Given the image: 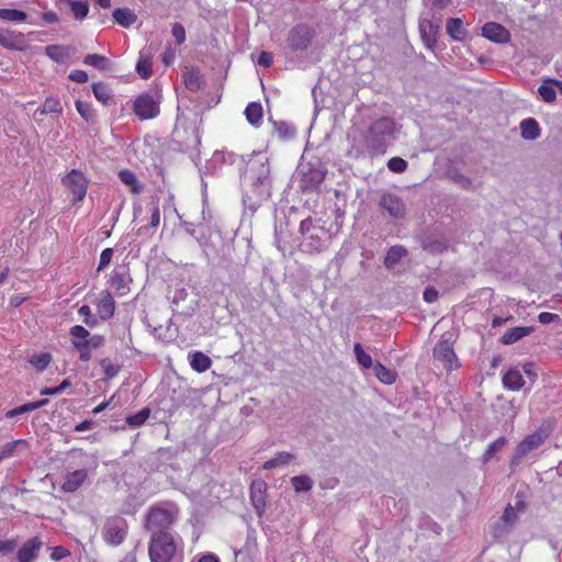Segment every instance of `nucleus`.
Here are the masks:
<instances>
[{
  "label": "nucleus",
  "instance_id": "41",
  "mask_svg": "<svg viewBox=\"0 0 562 562\" xmlns=\"http://www.w3.org/2000/svg\"><path fill=\"white\" fill-rule=\"evenodd\" d=\"M25 443H26V441L24 439H19V440H12V441L7 442L5 445H3L0 448V462L5 460V459H9V458L13 457L15 451H16V448L20 445H25Z\"/></svg>",
  "mask_w": 562,
  "mask_h": 562
},
{
  "label": "nucleus",
  "instance_id": "11",
  "mask_svg": "<svg viewBox=\"0 0 562 562\" xmlns=\"http://www.w3.org/2000/svg\"><path fill=\"white\" fill-rule=\"evenodd\" d=\"M72 337V346L79 351V359L81 361H89L91 359L90 341L88 337L90 333L81 325H75L70 328Z\"/></svg>",
  "mask_w": 562,
  "mask_h": 562
},
{
  "label": "nucleus",
  "instance_id": "48",
  "mask_svg": "<svg viewBox=\"0 0 562 562\" xmlns=\"http://www.w3.org/2000/svg\"><path fill=\"white\" fill-rule=\"evenodd\" d=\"M83 63L88 66H93L99 69H104L106 58L102 55L89 54L85 57Z\"/></svg>",
  "mask_w": 562,
  "mask_h": 562
},
{
  "label": "nucleus",
  "instance_id": "12",
  "mask_svg": "<svg viewBox=\"0 0 562 562\" xmlns=\"http://www.w3.org/2000/svg\"><path fill=\"white\" fill-rule=\"evenodd\" d=\"M95 308L102 321H108L115 313V301L109 290H102L95 300Z\"/></svg>",
  "mask_w": 562,
  "mask_h": 562
},
{
  "label": "nucleus",
  "instance_id": "31",
  "mask_svg": "<svg viewBox=\"0 0 562 562\" xmlns=\"http://www.w3.org/2000/svg\"><path fill=\"white\" fill-rule=\"evenodd\" d=\"M53 358L49 352H38L30 357L29 362L37 372H43L50 364Z\"/></svg>",
  "mask_w": 562,
  "mask_h": 562
},
{
  "label": "nucleus",
  "instance_id": "38",
  "mask_svg": "<svg viewBox=\"0 0 562 562\" xmlns=\"http://www.w3.org/2000/svg\"><path fill=\"white\" fill-rule=\"evenodd\" d=\"M150 416V408L144 407L138 413L128 415L126 417V424L131 427H139L146 423Z\"/></svg>",
  "mask_w": 562,
  "mask_h": 562
},
{
  "label": "nucleus",
  "instance_id": "7",
  "mask_svg": "<svg viewBox=\"0 0 562 562\" xmlns=\"http://www.w3.org/2000/svg\"><path fill=\"white\" fill-rule=\"evenodd\" d=\"M161 94H139L133 105L134 113L140 121L155 119L160 113Z\"/></svg>",
  "mask_w": 562,
  "mask_h": 562
},
{
  "label": "nucleus",
  "instance_id": "2",
  "mask_svg": "<svg viewBox=\"0 0 562 562\" xmlns=\"http://www.w3.org/2000/svg\"><path fill=\"white\" fill-rule=\"evenodd\" d=\"M180 508L173 502L166 501L151 505L145 516L144 526L147 530H167L178 519Z\"/></svg>",
  "mask_w": 562,
  "mask_h": 562
},
{
  "label": "nucleus",
  "instance_id": "14",
  "mask_svg": "<svg viewBox=\"0 0 562 562\" xmlns=\"http://www.w3.org/2000/svg\"><path fill=\"white\" fill-rule=\"evenodd\" d=\"M380 206L389 213L393 218H403L405 215V204L396 195L385 193L381 196Z\"/></svg>",
  "mask_w": 562,
  "mask_h": 562
},
{
  "label": "nucleus",
  "instance_id": "39",
  "mask_svg": "<svg viewBox=\"0 0 562 562\" xmlns=\"http://www.w3.org/2000/svg\"><path fill=\"white\" fill-rule=\"evenodd\" d=\"M553 79L544 81L539 88L538 92L544 102H553L557 98Z\"/></svg>",
  "mask_w": 562,
  "mask_h": 562
},
{
  "label": "nucleus",
  "instance_id": "17",
  "mask_svg": "<svg viewBox=\"0 0 562 562\" xmlns=\"http://www.w3.org/2000/svg\"><path fill=\"white\" fill-rule=\"evenodd\" d=\"M547 438L548 435L543 429H537L531 435L524 438L516 448L519 450V453L527 456L532 450L538 449Z\"/></svg>",
  "mask_w": 562,
  "mask_h": 562
},
{
  "label": "nucleus",
  "instance_id": "60",
  "mask_svg": "<svg viewBox=\"0 0 562 562\" xmlns=\"http://www.w3.org/2000/svg\"><path fill=\"white\" fill-rule=\"evenodd\" d=\"M559 318L558 314L549 313V312H542L538 315V321L543 324H550Z\"/></svg>",
  "mask_w": 562,
  "mask_h": 562
},
{
  "label": "nucleus",
  "instance_id": "26",
  "mask_svg": "<svg viewBox=\"0 0 562 562\" xmlns=\"http://www.w3.org/2000/svg\"><path fill=\"white\" fill-rule=\"evenodd\" d=\"M112 15L114 21L123 27H130L137 19L136 14L128 8H117Z\"/></svg>",
  "mask_w": 562,
  "mask_h": 562
},
{
  "label": "nucleus",
  "instance_id": "20",
  "mask_svg": "<svg viewBox=\"0 0 562 562\" xmlns=\"http://www.w3.org/2000/svg\"><path fill=\"white\" fill-rule=\"evenodd\" d=\"M446 32L456 42H463L468 36L465 23L461 18H448L446 21Z\"/></svg>",
  "mask_w": 562,
  "mask_h": 562
},
{
  "label": "nucleus",
  "instance_id": "51",
  "mask_svg": "<svg viewBox=\"0 0 562 562\" xmlns=\"http://www.w3.org/2000/svg\"><path fill=\"white\" fill-rule=\"evenodd\" d=\"M100 366L108 378H113L119 373V368L113 364L109 358H104L100 361Z\"/></svg>",
  "mask_w": 562,
  "mask_h": 562
},
{
  "label": "nucleus",
  "instance_id": "23",
  "mask_svg": "<svg viewBox=\"0 0 562 562\" xmlns=\"http://www.w3.org/2000/svg\"><path fill=\"white\" fill-rule=\"evenodd\" d=\"M120 180L130 188V191L138 195L143 192V184L138 181L134 171L130 169H122L119 172Z\"/></svg>",
  "mask_w": 562,
  "mask_h": 562
},
{
  "label": "nucleus",
  "instance_id": "46",
  "mask_svg": "<svg viewBox=\"0 0 562 562\" xmlns=\"http://www.w3.org/2000/svg\"><path fill=\"white\" fill-rule=\"evenodd\" d=\"M76 110L80 114V116L86 121L90 122L94 117L93 110L89 103L82 102L80 100H77L76 103Z\"/></svg>",
  "mask_w": 562,
  "mask_h": 562
},
{
  "label": "nucleus",
  "instance_id": "3",
  "mask_svg": "<svg viewBox=\"0 0 562 562\" xmlns=\"http://www.w3.org/2000/svg\"><path fill=\"white\" fill-rule=\"evenodd\" d=\"M177 552L175 536L168 530L151 532L148 554L151 562H170Z\"/></svg>",
  "mask_w": 562,
  "mask_h": 562
},
{
  "label": "nucleus",
  "instance_id": "53",
  "mask_svg": "<svg viewBox=\"0 0 562 562\" xmlns=\"http://www.w3.org/2000/svg\"><path fill=\"white\" fill-rule=\"evenodd\" d=\"M171 33L172 36L176 38L177 44L181 45L186 42V30L182 24H172Z\"/></svg>",
  "mask_w": 562,
  "mask_h": 562
},
{
  "label": "nucleus",
  "instance_id": "45",
  "mask_svg": "<svg viewBox=\"0 0 562 562\" xmlns=\"http://www.w3.org/2000/svg\"><path fill=\"white\" fill-rule=\"evenodd\" d=\"M184 85L190 90H198L200 88L201 78L198 70H190L183 76Z\"/></svg>",
  "mask_w": 562,
  "mask_h": 562
},
{
  "label": "nucleus",
  "instance_id": "59",
  "mask_svg": "<svg viewBox=\"0 0 562 562\" xmlns=\"http://www.w3.org/2000/svg\"><path fill=\"white\" fill-rule=\"evenodd\" d=\"M258 64L265 68H269L273 64V56L269 52H261L258 56Z\"/></svg>",
  "mask_w": 562,
  "mask_h": 562
},
{
  "label": "nucleus",
  "instance_id": "27",
  "mask_svg": "<svg viewBox=\"0 0 562 562\" xmlns=\"http://www.w3.org/2000/svg\"><path fill=\"white\" fill-rule=\"evenodd\" d=\"M136 71L143 79H148L153 75L151 55L140 52L136 64Z\"/></svg>",
  "mask_w": 562,
  "mask_h": 562
},
{
  "label": "nucleus",
  "instance_id": "56",
  "mask_svg": "<svg viewBox=\"0 0 562 562\" xmlns=\"http://www.w3.org/2000/svg\"><path fill=\"white\" fill-rule=\"evenodd\" d=\"M150 227L153 228H156L159 226V223H160V211H159V206L157 203L155 204H151L150 206Z\"/></svg>",
  "mask_w": 562,
  "mask_h": 562
},
{
  "label": "nucleus",
  "instance_id": "24",
  "mask_svg": "<svg viewBox=\"0 0 562 562\" xmlns=\"http://www.w3.org/2000/svg\"><path fill=\"white\" fill-rule=\"evenodd\" d=\"M245 116L249 124L258 127L262 123L263 110L259 102H250L245 109Z\"/></svg>",
  "mask_w": 562,
  "mask_h": 562
},
{
  "label": "nucleus",
  "instance_id": "28",
  "mask_svg": "<svg viewBox=\"0 0 562 562\" xmlns=\"http://www.w3.org/2000/svg\"><path fill=\"white\" fill-rule=\"evenodd\" d=\"M41 114H61L64 109L58 97H47L42 106L37 109Z\"/></svg>",
  "mask_w": 562,
  "mask_h": 562
},
{
  "label": "nucleus",
  "instance_id": "47",
  "mask_svg": "<svg viewBox=\"0 0 562 562\" xmlns=\"http://www.w3.org/2000/svg\"><path fill=\"white\" fill-rule=\"evenodd\" d=\"M387 168L393 172H404L407 169V161L401 157H392L387 161Z\"/></svg>",
  "mask_w": 562,
  "mask_h": 562
},
{
  "label": "nucleus",
  "instance_id": "6",
  "mask_svg": "<svg viewBox=\"0 0 562 562\" xmlns=\"http://www.w3.org/2000/svg\"><path fill=\"white\" fill-rule=\"evenodd\" d=\"M61 183L71 193L72 203L83 201L88 191L89 180L81 170L71 169L61 178Z\"/></svg>",
  "mask_w": 562,
  "mask_h": 562
},
{
  "label": "nucleus",
  "instance_id": "34",
  "mask_svg": "<svg viewBox=\"0 0 562 562\" xmlns=\"http://www.w3.org/2000/svg\"><path fill=\"white\" fill-rule=\"evenodd\" d=\"M70 11L76 20H83L89 13V4L82 0H67Z\"/></svg>",
  "mask_w": 562,
  "mask_h": 562
},
{
  "label": "nucleus",
  "instance_id": "22",
  "mask_svg": "<svg viewBox=\"0 0 562 562\" xmlns=\"http://www.w3.org/2000/svg\"><path fill=\"white\" fill-rule=\"evenodd\" d=\"M189 360L191 369L198 373H203L212 367L211 358L199 350L190 352Z\"/></svg>",
  "mask_w": 562,
  "mask_h": 562
},
{
  "label": "nucleus",
  "instance_id": "35",
  "mask_svg": "<svg viewBox=\"0 0 562 562\" xmlns=\"http://www.w3.org/2000/svg\"><path fill=\"white\" fill-rule=\"evenodd\" d=\"M46 55L56 63H64L69 56L68 49L61 45H49L45 48Z\"/></svg>",
  "mask_w": 562,
  "mask_h": 562
},
{
  "label": "nucleus",
  "instance_id": "42",
  "mask_svg": "<svg viewBox=\"0 0 562 562\" xmlns=\"http://www.w3.org/2000/svg\"><path fill=\"white\" fill-rule=\"evenodd\" d=\"M92 91L95 99L103 104H106L112 97L109 87L102 82L93 83Z\"/></svg>",
  "mask_w": 562,
  "mask_h": 562
},
{
  "label": "nucleus",
  "instance_id": "58",
  "mask_svg": "<svg viewBox=\"0 0 562 562\" xmlns=\"http://www.w3.org/2000/svg\"><path fill=\"white\" fill-rule=\"evenodd\" d=\"M69 79L78 83H85L88 81V74L85 70L75 69L69 74Z\"/></svg>",
  "mask_w": 562,
  "mask_h": 562
},
{
  "label": "nucleus",
  "instance_id": "64",
  "mask_svg": "<svg viewBox=\"0 0 562 562\" xmlns=\"http://www.w3.org/2000/svg\"><path fill=\"white\" fill-rule=\"evenodd\" d=\"M196 562H221L218 557L214 553H205L201 555Z\"/></svg>",
  "mask_w": 562,
  "mask_h": 562
},
{
  "label": "nucleus",
  "instance_id": "44",
  "mask_svg": "<svg viewBox=\"0 0 562 562\" xmlns=\"http://www.w3.org/2000/svg\"><path fill=\"white\" fill-rule=\"evenodd\" d=\"M291 483L296 492H307L313 486L312 480L306 475L293 476Z\"/></svg>",
  "mask_w": 562,
  "mask_h": 562
},
{
  "label": "nucleus",
  "instance_id": "32",
  "mask_svg": "<svg viewBox=\"0 0 562 562\" xmlns=\"http://www.w3.org/2000/svg\"><path fill=\"white\" fill-rule=\"evenodd\" d=\"M374 372L378 380L384 384H393L396 381L397 374L395 371L386 368L382 363L378 362L374 366Z\"/></svg>",
  "mask_w": 562,
  "mask_h": 562
},
{
  "label": "nucleus",
  "instance_id": "54",
  "mask_svg": "<svg viewBox=\"0 0 562 562\" xmlns=\"http://www.w3.org/2000/svg\"><path fill=\"white\" fill-rule=\"evenodd\" d=\"M522 371L526 374L527 379L530 381V383L533 384L537 381L538 374L533 362H525L522 364Z\"/></svg>",
  "mask_w": 562,
  "mask_h": 562
},
{
  "label": "nucleus",
  "instance_id": "8",
  "mask_svg": "<svg viewBox=\"0 0 562 562\" xmlns=\"http://www.w3.org/2000/svg\"><path fill=\"white\" fill-rule=\"evenodd\" d=\"M524 509L525 503L522 501L517 502L515 507L508 504L504 509L501 520L492 527L493 538L499 539L505 533H508L518 520V512Z\"/></svg>",
  "mask_w": 562,
  "mask_h": 562
},
{
  "label": "nucleus",
  "instance_id": "61",
  "mask_svg": "<svg viewBox=\"0 0 562 562\" xmlns=\"http://www.w3.org/2000/svg\"><path fill=\"white\" fill-rule=\"evenodd\" d=\"M15 548V541L13 540H0V553H10Z\"/></svg>",
  "mask_w": 562,
  "mask_h": 562
},
{
  "label": "nucleus",
  "instance_id": "10",
  "mask_svg": "<svg viewBox=\"0 0 562 562\" xmlns=\"http://www.w3.org/2000/svg\"><path fill=\"white\" fill-rule=\"evenodd\" d=\"M128 531V525L125 519L120 517H114L108 519L102 530L103 540L111 546L121 544Z\"/></svg>",
  "mask_w": 562,
  "mask_h": 562
},
{
  "label": "nucleus",
  "instance_id": "50",
  "mask_svg": "<svg viewBox=\"0 0 562 562\" xmlns=\"http://www.w3.org/2000/svg\"><path fill=\"white\" fill-rule=\"evenodd\" d=\"M71 383L68 379H65L59 385L55 387H44L41 390L42 395H58L66 389L70 387Z\"/></svg>",
  "mask_w": 562,
  "mask_h": 562
},
{
  "label": "nucleus",
  "instance_id": "4",
  "mask_svg": "<svg viewBox=\"0 0 562 562\" xmlns=\"http://www.w3.org/2000/svg\"><path fill=\"white\" fill-rule=\"evenodd\" d=\"M434 362L445 371L451 372L460 368L459 359L454 352L453 344L449 339L439 340L434 348Z\"/></svg>",
  "mask_w": 562,
  "mask_h": 562
},
{
  "label": "nucleus",
  "instance_id": "62",
  "mask_svg": "<svg viewBox=\"0 0 562 562\" xmlns=\"http://www.w3.org/2000/svg\"><path fill=\"white\" fill-rule=\"evenodd\" d=\"M524 457H526V456L522 453H519V450L517 448H515L513 457L509 461L510 469L514 470L520 463V461Z\"/></svg>",
  "mask_w": 562,
  "mask_h": 562
},
{
  "label": "nucleus",
  "instance_id": "19",
  "mask_svg": "<svg viewBox=\"0 0 562 562\" xmlns=\"http://www.w3.org/2000/svg\"><path fill=\"white\" fill-rule=\"evenodd\" d=\"M88 472L86 469L67 473L64 477V483L61 484V491L65 493H74L78 491L86 482Z\"/></svg>",
  "mask_w": 562,
  "mask_h": 562
},
{
  "label": "nucleus",
  "instance_id": "15",
  "mask_svg": "<svg viewBox=\"0 0 562 562\" xmlns=\"http://www.w3.org/2000/svg\"><path fill=\"white\" fill-rule=\"evenodd\" d=\"M0 46L9 50H24L26 48V40L21 32L1 30Z\"/></svg>",
  "mask_w": 562,
  "mask_h": 562
},
{
  "label": "nucleus",
  "instance_id": "36",
  "mask_svg": "<svg viewBox=\"0 0 562 562\" xmlns=\"http://www.w3.org/2000/svg\"><path fill=\"white\" fill-rule=\"evenodd\" d=\"M294 459V456L289 452H279L274 458L267 460L262 468L265 470H272L279 465L288 464Z\"/></svg>",
  "mask_w": 562,
  "mask_h": 562
},
{
  "label": "nucleus",
  "instance_id": "52",
  "mask_svg": "<svg viewBox=\"0 0 562 562\" xmlns=\"http://www.w3.org/2000/svg\"><path fill=\"white\" fill-rule=\"evenodd\" d=\"M78 314L83 318L86 325L93 326L95 324V318L93 317L89 305H81L78 310Z\"/></svg>",
  "mask_w": 562,
  "mask_h": 562
},
{
  "label": "nucleus",
  "instance_id": "5",
  "mask_svg": "<svg viewBox=\"0 0 562 562\" xmlns=\"http://www.w3.org/2000/svg\"><path fill=\"white\" fill-rule=\"evenodd\" d=\"M106 284L119 297L126 296L131 292L133 278L128 265L116 266L109 274Z\"/></svg>",
  "mask_w": 562,
  "mask_h": 562
},
{
  "label": "nucleus",
  "instance_id": "55",
  "mask_svg": "<svg viewBox=\"0 0 562 562\" xmlns=\"http://www.w3.org/2000/svg\"><path fill=\"white\" fill-rule=\"evenodd\" d=\"M70 555V551L61 546H56L53 548L50 559L54 561H59Z\"/></svg>",
  "mask_w": 562,
  "mask_h": 562
},
{
  "label": "nucleus",
  "instance_id": "21",
  "mask_svg": "<svg viewBox=\"0 0 562 562\" xmlns=\"http://www.w3.org/2000/svg\"><path fill=\"white\" fill-rule=\"evenodd\" d=\"M505 389L517 392L525 385V380L519 369L510 368L502 378Z\"/></svg>",
  "mask_w": 562,
  "mask_h": 562
},
{
  "label": "nucleus",
  "instance_id": "18",
  "mask_svg": "<svg viewBox=\"0 0 562 562\" xmlns=\"http://www.w3.org/2000/svg\"><path fill=\"white\" fill-rule=\"evenodd\" d=\"M43 546L42 540L38 537H33L29 539L26 542L18 551V561L19 562H33Z\"/></svg>",
  "mask_w": 562,
  "mask_h": 562
},
{
  "label": "nucleus",
  "instance_id": "43",
  "mask_svg": "<svg viewBox=\"0 0 562 562\" xmlns=\"http://www.w3.org/2000/svg\"><path fill=\"white\" fill-rule=\"evenodd\" d=\"M353 350H355L357 361L361 367H363L364 369L372 368V366H373L372 358L369 353H367L363 350L361 344H359V342L355 344Z\"/></svg>",
  "mask_w": 562,
  "mask_h": 562
},
{
  "label": "nucleus",
  "instance_id": "1",
  "mask_svg": "<svg viewBox=\"0 0 562 562\" xmlns=\"http://www.w3.org/2000/svg\"><path fill=\"white\" fill-rule=\"evenodd\" d=\"M395 123L382 116L375 120L367 131L364 143L371 156L383 155L387 148V137L394 134Z\"/></svg>",
  "mask_w": 562,
  "mask_h": 562
},
{
  "label": "nucleus",
  "instance_id": "9",
  "mask_svg": "<svg viewBox=\"0 0 562 562\" xmlns=\"http://www.w3.org/2000/svg\"><path fill=\"white\" fill-rule=\"evenodd\" d=\"M315 36L314 30L306 24H297L288 34V46L293 52L306 50Z\"/></svg>",
  "mask_w": 562,
  "mask_h": 562
},
{
  "label": "nucleus",
  "instance_id": "13",
  "mask_svg": "<svg viewBox=\"0 0 562 562\" xmlns=\"http://www.w3.org/2000/svg\"><path fill=\"white\" fill-rule=\"evenodd\" d=\"M482 36L497 44H504L510 40L509 31L496 22L485 23L482 27Z\"/></svg>",
  "mask_w": 562,
  "mask_h": 562
},
{
  "label": "nucleus",
  "instance_id": "29",
  "mask_svg": "<svg viewBox=\"0 0 562 562\" xmlns=\"http://www.w3.org/2000/svg\"><path fill=\"white\" fill-rule=\"evenodd\" d=\"M521 136L525 139H536L540 134L538 122L532 119H525L520 122Z\"/></svg>",
  "mask_w": 562,
  "mask_h": 562
},
{
  "label": "nucleus",
  "instance_id": "30",
  "mask_svg": "<svg viewBox=\"0 0 562 562\" xmlns=\"http://www.w3.org/2000/svg\"><path fill=\"white\" fill-rule=\"evenodd\" d=\"M48 403V400H40V401H36V402H30V403H25L21 406H18L13 409H10L5 413V417L7 418H13L18 415H21V414H24V413H30V412H33L37 408H41L43 406H45L46 404Z\"/></svg>",
  "mask_w": 562,
  "mask_h": 562
},
{
  "label": "nucleus",
  "instance_id": "37",
  "mask_svg": "<svg viewBox=\"0 0 562 562\" xmlns=\"http://www.w3.org/2000/svg\"><path fill=\"white\" fill-rule=\"evenodd\" d=\"M506 443L507 439L505 437H499L493 442H491L482 457L483 462L486 463L490 460H492L495 453L502 450L506 446Z\"/></svg>",
  "mask_w": 562,
  "mask_h": 562
},
{
  "label": "nucleus",
  "instance_id": "25",
  "mask_svg": "<svg viewBox=\"0 0 562 562\" xmlns=\"http://www.w3.org/2000/svg\"><path fill=\"white\" fill-rule=\"evenodd\" d=\"M406 256L407 249L404 246H392L384 257V265L386 268H393Z\"/></svg>",
  "mask_w": 562,
  "mask_h": 562
},
{
  "label": "nucleus",
  "instance_id": "33",
  "mask_svg": "<svg viewBox=\"0 0 562 562\" xmlns=\"http://www.w3.org/2000/svg\"><path fill=\"white\" fill-rule=\"evenodd\" d=\"M531 329L529 327H514L508 329L502 337V340L506 345L516 342L517 340L529 335Z\"/></svg>",
  "mask_w": 562,
  "mask_h": 562
},
{
  "label": "nucleus",
  "instance_id": "40",
  "mask_svg": "<svg viewBox=\"0 0 562 562\" xmlns=\"http://www.w3.org/2000/svg\"><path fill=\"white\" fill-rule=\"evenodd\" d=\"M27 15L18 9H0V20L12 22H24Z\"/></svg>",
  "mask_w": 562,
  "mask_h": 562
},
{
  "label": "nucleus",
  "instance_id": "16",
  "mask_svg": "<svg viewBox=\"0 0 562 562\" xmlns=\"http://www.w3.org/2000/svg\"><path fill=\"white\" fill-rule=\"evenodd\" d=\"M439 29H440V25L435 24L430 20H423L419 23V32H420L422 40H423L425 46L430 50H435V48H436Z\"/></svg>",
  "mask_w": 562,
  "mask_h": 562
},
{
  "label": "nucleus",
  "instance_id": "49",
  "mask_svg": "<svg viewBox=\"0 0 562 562\" xmlns=\"http://www.w3.org/2000/svg\"><path fill=\"white\" fill-rule=\"evenodd\" d=\"M113 254H114V251L112 248H105L101 251L99 265L97 268L98 272L104 270L110 265V262L112 261V258H113Z\"/></svg>",
  "mask_w": 562,
  "mask_h": 562
},
{
  "label": "nucleus",
  "instance_id": "63",
  "mask_svg": "<svg viewBox=\"0 0 562 562\" xmlns=\"http://www.w3.org/2000/svg\"><path fill=\"white\" fill-rule=\"evenodd\" d=\"M92 425H93L92 419H86L75 426V431H78V432L86 431V430L90 429Z\"/></svg>",
  "mask_w": 562,
  "mask_h": 562
},
{
  "label": "nucleus",
  "instance_id": "57",
  "mask_svg": "<svg viewBox=\"0 0 562 562\" xmlns=\"http://www.w3.org/2000/svg\"><path fill=\"white\" fill-rule=\"evenodd\" d=\"M439 293L436 288L429 285L425 289L423 293V299L427 303H434L438 300Z\"/></svg>",
  "mask_w": 562,
  "mask_h": 562
}]
</instances>
